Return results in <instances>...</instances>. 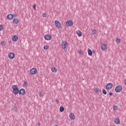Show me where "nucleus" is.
<instances>
[{
    "instance_id": "a878e982",
    "label": "nucleus",
    "mask_w": 126,
    "mask_h": 126,
    "mask_svg": "<svg viewBox=\"0 0 126 126\" xmlns=\"http://www.w3.org/2000/svg\"><path fill=\"white\" fill-rule=\"evenodd\" d=\"M43 96H44V94H43V93L42 92L39 93V97H43Z\"/></svg>"
},
{
    "instance_id": "423d86ee",
    "label": "nucleus",
    "mask_w": 126,
    "mask_h": 126,
    "mask_svg": "<svg viewBox=\"0 0 126 126\" xmlns=\"http://www.w3.org/2000/svg\"><path fill=\"white\" fill-rule=\"evenodd\" d=\"M55 24L56 26V28L60 29L61 28V23H60V21L58 20L55 21Z\"/></svg>"
},
{
    "instance_id": "2f4dec72",
    "label": "nucleus",
    "mask_w": 126,
    "mask_h": 126,
    "mask_svg": "<svg viewBox=\"0 0 126 126\" xmlns=\"http://www.w3.org/2000/svg\"><path fill=\"white\" fill-rule=\"evenodd\" d=\"M79 55H82V54H83V53L82 52V51L81 50H80L79 51Z\"/></svg>"
},
{
    "instance_id": "b1692460",
    "label": "nucleus",
    "mask_w": 126,
    "mask_h": 126,
    "mask_svg": "<svg viewBox=\"0 0 126 126\" xmlns=\"http://www.w3.org/2000/svg\"><path fill=\"white\" fill-rule=\"evenodd\" d=\"M97 33V32L96 31V30H94L93 31H92V34L93 35H95V34H96Z\"/></svg>"
},
{
    "instance_id": "f3484780",
    "label": "nucleus",
    "mask_w": 126,
    "mask_h": 126,
    "mask_svg": "<svg viewBox=\"0 0 126 126\" xmlns=\"http://www.w3.org/2000/svg\"><path fill=\"white\" fill-rule=\"evenodd\" d=\"M114 123L116 124V125H120V118H117L116 119H114Z\"/></svg>"
},
{
    "instance_id": "e433bc0d",
    "label": "nucleus",
    "mask_w": 126,
    "mask_h": 126,
    "mask_svg": "<svg viewBox=\"0 0 126 126\" xmlns=\"http://www.w3.org/2000/svg\"><path fill=\"white\" fill-rule=\"evenodd\" d=\"M24 83L25 84H28V83L27 82H25Z\"/></svg>"
},
{
    "instance_id": "c9c22d12",
    "label": "nucleus",
    "mask_w": 126,
    "mask_h": 126,
    "mask_svg": "<svg viewBox=\"0 0 126 126\" xmlns=\"http://www.w3.org/2000/svg\"><path fill=\"white\" fill-rule=\"evenodd\" d=\"M37 125L38 126H41V124L40 123H38Z\"/></svg>"
},
{
    "instance_id": "aec40b11",
    "label": "nucleus",
    "mask_w": 126,
    "mask_h": 126,
    "mask_svg": "<svg viewBox=\"0 0 126 126\" xmlns=\"http://www.w3.org/2000/svg\"><path fill=\"white\" fill-rule=\"evenodd\" d=\"M51 71L52 72H57V69L55 67H52L51 68Z\"/></svg>"
},
{
    "instance_id": "bb28decb",
    "label": "nucleus",
    "mask_w": 126,
    "mask_h": 126,
    "mask_svg": "<svg viewBox=\"0 0 126 126\" xmlns=\"http://www.w3.org/2000/svg\"><path fill=\"white\" fill-rule=\"evenodd\" d=\"M0 44L2 46H4V45H5V43H4V41H1L0 42Z\"/></svg>"
},
{
    "instance_id": "c85d7f7f",
    "label": "nucleus",
    "mask_w": 126,
    "mask_h": 126,
    "mask_svg": "<svg viewBox=\"0 0 126 126\" xmlns=\"http://www.w3.org/2000/svg\"><path fill=\"white\" fill-rule=\"evenodd\" d=\"M3 29V26L1 25H0V31H1Z\"/></svg>"
},
{
    "instance_id": "7c9ffc66",
    "label": "nucleus",
    "mask_w": 126,
    "mask_h": 126,
    "mask_svg": "<svg viewBox=\"0 0 126 126\" xmlns=\"http://www.w3.org/2000/svg\"><path fill=\"white\" fill-rule=\"evenodd\" d=\"M113 110H115V111L116 110H118V107H117V106H115L113 107Z\"/></svg>"
},
{
    "instance_id": "a211bd4d",
    "label": "nucleus",
    "mask_w": 126,
    "mask_h": 126,
    "mask_svg": "<svg viewBox=\"0 0 126 126\" xmlns=\"http://www.w3.org/2000/svg\"><path fill=\"white\" fill-rule=\"evenodd\" d=\"M13 22L15 24H18L19 23V20H18L17 18H14L13 20Z\"/></svg>"
},
{
    "instance_id": "5701e85b",
    "label": "nucleus",
    "mask_w": 126,
    "mask_h": 126,
    "mask_svg": "<svg viewBox=\"0 0 126 126\" xmlns=\"http://www.w3.org/2000/svg\"><path fill=\"white\" fill-rule=\"evenodd\" d=\"M102 93L104 94V95H107V91L104 89L102 90Z\"/></svg>"
},
{
    "instance_id": "4468645a",
    "label": "nucleus",
    "mask_w": 126,
    "mask_h": 126,
    "mask_svg": "<svg viewBox=\"0 0 126 126\" xmlns=\"http://www.w3.org/2000/svg\"><path fill=\"white\" fill-rule=\"evenodd\" d=\"M94 92L96 93V94H99L100 92H101V90L99 88H94Z\"/></svg>"
},
{
    "instance_id": "4be33fe9",
    "label": "nucleus",
    "mask_w": 126,
    "mask_h": 126,
    "mask_svg": "<svg viewBox=\"0 0 126 126\" xmlns=\"http://www.w3.org/2000/svg\"><path fill=\"white\" fill-rule=\"evenodd\" d=\"M60 111L62 113L64 111V108H63V106H61L60 108Z\"/></svg>"
},
{
    "instance_id": "f03ea898",
    "label": "nucleus",
    "mask_w": 126,
    "mask_h": 126,
    "mask_svg": "<svg viewBox=\"0 0 126 126\" xmlns=\"http://www.w3.org/2000/svg\"><path fill=\"white\" fill-rule=\"evenodd\" d=\"M62 47L64 51H67V48L66 47H67V42L65 40H63L62 42Z\"/></svg>"
},
{
    "instance_id": "20e7f679",
    "label": "nucleus",
    "mask_w": 126,
    "mask_h": 126,
    "mask_svg": "<svg viewBox=\"0 0 126 126\" xmlns=\"http://www.w3.org/2000/svg\"><path fill=\"white\" fill-rule=\"evenodd\" d=\"M113 88V84L109 83L106 85V90H111Z\"/></svg>"
},
{
    "instance_id": "2eb2a0df",
    "label": "nucleus",
    "mask_w": 126,
    "mask_h": 126,
    "mask_svg": "<svg viewBox=\"0 0 126 126\" xmlns=\"http://www.w3.org/2000/svg\"><path fill=\"white\" fill-rule=\"evenodd\" d=\"M69 118L72 121H73V120L75 119V116H74V114H73V113H71L69 115Z\"/></svg>"
},
{
    "instance_id": "6ab92c4d",
    "label": "nucleus",
    "mask_w": 126,
    "mask_h": 126,
    "mask_svg": "<svg viewBox=\"0 0 126 126\" xmlns=\"http://www.w3.org/2000/svg\"><path fill=\"white\" fill-rule=\"evenodd\" d=\"M88 53L89 56H92V54H93L92 51L91 50V49L89 48L88 49Z\"/></svg>"
},
{
    "instance_id": "39448f33",
    "label": "nucleus",
    "mask_w": 126,
    "mask_h": 126,
    "mask_svg": "<svg viewBox=\"0 0 126 126\" xmlns=\"http://www.w3.org/2000/svg\"><path fill=\"white\" fill-rule=\"evenodd\" d=\"M30 72L32 75L36 74V73H37V69H36V68H32L30 70Z\"/></svg>"
},
{
    "instance_id": "9b49d317",
    "label": "nucleus",
    "mask_w": 126,
    "mask_h": 126,
    "mask_svg": "<svg viewBox=\"0 0 126 126\" xmlns=\"http://www.w3.org/2000/svg\"><path fill=\"white\" fill-rule=\"evenodd\" d=\"M14 57H15V54L13 53H10L8 55V58H9L10 60H13V59H14Z\"/></svg>"
},
{
    "instance_id": "393cba45",
    "label": "nucleus",
    "mask_w": 126,
    "mask_h": 126,
    "mask_svg": "<svg viewBox=\"0 0 126 126\" xmlns=\"http://www.w3.org/2000/svg\"><path fill=\"white\" fill-rule=\"evenodd\" d=\"M43 49L44 50H48V49H49V46H48L47 45H45L43 47Z\"/></svg>"
},
{
    "instance_id": "1a4fd4ad",
    "label": "nucleus",
    "mask_w": 126,
    "mask_h": 126,
    "mask_svg": "<svg viewBox=\"0 0 126 126\" xmlns=\"http://www.w3.org/2000/svg\"><path fill=\"white\" fill-rule=\"evenodd\" d=\"M66 26H72L73 25V22L72 21L68 20L66 22Z\"/></svg>"
},
{
    "instance_id": "f704fd0d",
    "label": "nucleus",
    "mask_w": 126,
    "mask_h": 126,
    "mask_svg": "<svg viewBox=\"0 0 126 126\" xmlns=\"http://www.w3.org/2000/svg\"><path fill=\"white\" fill-rule=\"evenodd\" d=\"M33 8H36V5H33Z\"/></svg>"
},
{
    "instance_id": "412c9836",
    "label": "nucleus",
    "mask_w": 126,
    "mask_h": 126,
    "mask_svg": "<svg viewBox=\"0 0 126 126\" xmlns=\"http://www.w3.org/2000/svg\"><path fill=\"white\" fill-rule=\"evenodd\" d=\"M14 112H18V107L17 106H14L13 108Z\"/></svg>"
},
{
    "instance_id": "7ed1b4c3",
    "label": "nucleus",
    "mask_w": 126,
    "mask_h": 126,
    "mask_svg": "<svg viewBox=\"0 0 126 126\" xmlns=\"http://www.w3.org/2000/svg\"><path fill=\"white\" fill-rule=\"evenodd\" d=\"M123 90V87L122 86L120 85L116 87L115 88V91L117 93H119V92H121Z\"/></svg>"
},
{
    "instance_id": "f257e3e1",
    "label": "nucleus",
    "mask_w": 126,
    "mask_h": 126,
    "mask_svg": "<svg viewBox=\"0 0 126 126\" xmlns=\"http://www.w3.org/2000/svg\"><path fill=\"white\" fill-rule=\"evenodd\" d=\"M12 93L15 94V95H17L19 93V89H18V86L17 85H12Z\"/></svg>"
},
{
    "instance_id": "9d476101",
    "label": "nucleus",
    "mask_w": 126,
    "mask_h": 126,
    "mask_svg": "<svg viewBox=\"0 0 126 126\" xmlns=\"http://www.w3.org/2000/svg\"><path fill=\"white\" fill-rule=\"evenodd\" d=\"M19 95H22V96H23V95H25V90L24 89H21V90H20V91H19Z\"/></svg>"
},
{
    "instance_id": "473e14b6",
    "label": "nucleus",
    "mask_w": 126,
    "mask_h": 126,
    "mask_svg": "<svg viewBox=\"0 0 126 126\" xmlns=\"http://www.w3.org/2000/svg\"><path fill=\"white\" fill-rule=\"evenodd\" d=\"M55 102L57 103V104H59V100L56 99V100H55Z\"/></svg>"
},
{
    "instance_id": "72a5a7b5",
    "label": "nucleus",
    "mask_w": 126,
    "mask_h": 126,
    "mask_svg": "<svg viewBox=\"0 0 126 126\" xmlns=\"http://www.w3.org/2000/svg\"><path fill=\"white\" fill-rule=\"evenodd\" d=\"M109 95H110V96H112V95H113V93H109Z\"/></svg>"
},
{
    "instance_id": "f8f14e48",
    "label": "nucleus",
    "mask_w": 126,
    "mask_h": 126,
    "mask_svg": "<svg viewBox=\"0 0 126 126\" xmlns=\"http://www.w3.org/2000/svg\"><path fill=\"white\" fill-rule=\"evenodd\" d=\"M14 15L10 14L7 16V19H8V20H11L13 19Z\"/></svg>"
},
{
    "instance_id": "dca6fc26",
    "label": "nucleus",
    "mask_w": 126,
    "mask_h": 126,
    "mask_svg": "<svg viewBox=\"0 0 126 126\" xmlns=\"http://www.w3.org/2000/svg\"><path fill=\"white\" fill-rule=\"evenodd\" d=\"M76 33L77 34V35H78L79 37H81L82 36V33L79 30L77 31L76 32Z\"/></svg>"
},
{
    "instance_id": "6e6552de",
    "label": "nucleus",
    "mask_w": 126,
    "mask_h": 126,
    "mask_svg": "<svg viewBox=\"0 0 126 126\" xmlns=\"http://www.w3.org/2000/svg\"><path fill=\"white\" fill-rule=\"evenodd\" d=\"M44 38L45 39V40L49 41L52 39V35H51V34H46L44 36Z\"/></svg>"
},
{
    "instance_id": "cd10ccee",
    "label": "nucleus",
    "mask_w": 126,
    "mask_h": 126,
    "mask_svg": "<svg viewBox=\"0 0 126 126\" xmlns=\"http://www.w3.org/2000/svg\"><path fill=\"white\" fill-rule=\"evenodd\" d=\"M116 43H121V39H116Z\"/></svg>"
},
{
    "instance_id": "0eeeda50",
    "label": "nucleus",
    "mask_w": 126,
    "mask_h": 126,
    "mask_svg": "<svg viewBox=\"0 0 126 126\" xmlns=\"http://www.w3.org/2000/svg\"><path fill=\"white\" fill-rule=\"evenodd\" d=\"M101 49L102 50V51H107L108 49V46H107V44H103L101 46Z\"/></svg>"
},
{
    "instance_id": "ddd939ff",
    "label": "nucleus",
    "mask_w": 126,
    "mask_h": 126,
    "mask_svg": "<svg viewBox=\"0 0 126 126\" xmlns=\"http://www.w3.org/2000/svg\"><path fill=\"white\" fill-rule=\"evenodd\" d=\"M12 39L13 42H16L18 40V36L17 35H13Z\"/></svg>"
},
{
    "instance_id": "c756f323",
    "label": "nucleus",
    "mask_w": 126,
    "mask_h": 126,
    "mask_svg": "<svg viewBox=\"0 0 126 126\" xmlns=\"http://www.w3.org/2000/svg\"><path fill=\"white\" fill-rule=\"evenodd\" d=\"M43 17H47V13L42 14Z\"/></svg>"
}]
</instances>
